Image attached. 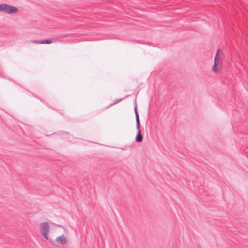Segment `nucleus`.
<instances>
[{"mask_svg": "<svg viewBox=\"0 0 248 248\" xmlns=\"http://www.w3.org/2000/svg\"><path fill=\"white\" fill-rule=\"evenodd\" d=\"M134 112L136 117V129L137 130V133L135 137V141L140 143L142 141L143 137L141 133V130L140 129V120L138 112L137 105H135V106Z\"/></svg>", "mask_w": 248, "mask_h": 248, "instance_id": "f257e3e1", "label": "nucleus"}, {"mask_svg": "<svg viewBox=\"0 0 248 248\" xmlns=\"http://www.w3.org/2000/svg\"><path fill=\"white\" fill-rule=\"evenodd\" d=\"M18 11V8L15 6L7 4L2 3L0 4V11L11 14L16 13Z\"/></svg>", "mask_w": 248, "mask_h": 248, "instance_id": "f03ea898", "label": "nucleus"}, {"mask_svg": "<svg viewBox=\"0 0 248 248\" xmlns=\"http://www.w3.org/2000/svg\"><path fill=\"white\" fill-rule=\"evenodd\" d=\"M40 229L42 236L46 240H48V234L49 232V225L47 222H43L40 224Z\"/></svg>", "mask_w": 248, "mask_h": 248, "instance_id": "7ed1b4c3", "label": "nucleus"}, {"mask_svg": "<svg viewBox=\"0 0 248 248\" xmlns=\"http://www.w3.org/2000/svg\"><path fill=\"white\" fill-rule=\"evenodd\" d=\"M56 242L61 245H65L67 243V240L66 237L63 234L58 236L56 238Z\"/></svg>", "mask_w": 248, "mask_h": 248, "instance_id": "20e7f679", "label": "nucleus"}, {"mask_svg": "<svg viewBox=\"0 0 248 248\" xmlns=\"http://www.w3.org/2000/svg\"><path fill=\"white\" fill-rule=\"evenodd\" d=\"M52 42V40L46 39L41 40H34L33 43L36 44H50Z\"/></svg>", "mask_w": 248, "mask_h": 248, "instance_id": "39448f33", "label": "nucleus"}, {"mask_svg": "<svg viewBox=\"0 0 248 248\" xmlns=\"http://www.w3.org/2000/svg\"><path fill=\"white\" fill-rule=\"evenodd\" d=\"M221 67V64L217 63V62H214V65L212 67V70L214 72H217L218 71Z\"/></svg>", "mask_w": 248, "mask_h": 248, "instance_id": "423d86ee", "label": "nucleus"}, {"mask_svg": "<svg viewBox=\"0 0 248 248\" xmlns=\"http://www.w3.org/2000/svg\"><path fill=\"white\" fill-rule=\"evenodd\" d=\"M221 57H215L214 58V62H217V63L221 64Z\"/></svg>", "mask_w": 248, "mask_h": 248, "instance_id": "0eeeda50", "label": "nucleus"}, {"mask_svg": "<svg viewBox=\"0 0 248 248\" xmlns=\"http://www.w3.org/2000/svg\"><path fill=\"white\" fill-rule=\"evenodd\" d=\"M222 54V52L220 49H218L216 52V54L215 55V57H221V55Z\"/></svg>", "mask_w": 248, "mask_h": 248, "instance_id": "6e6552de", "label": "nucleus"}, {"mask_svg": "<svg viewBox=\"0 0 248 248\" xmlns=\"http://www.w3.org/2000/svg\"><path fill=\"white\" fill-rule=\"evenodd\" d=\"M121 100H122V99H116V100H114L113 104H116V103H118V102H120V101H121Z\"/></svg>", "mask_w": 248, "mask_h": 248, "instance_id": "1a4fd4ad", "label": "nucleus"}]
</instances>
